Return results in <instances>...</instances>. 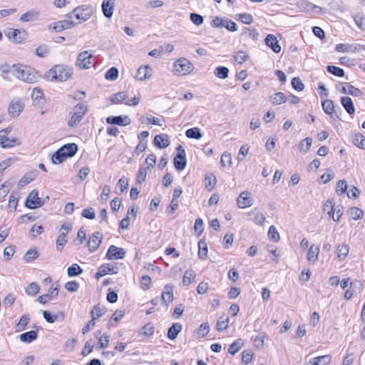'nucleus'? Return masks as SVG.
Masks as SVG:
<instances>
[{"label": "nucleus", "mask_w": 365, "mask_h": 365, "mask_svg": "<svg viewBox=\"0 0 365 365\" xmlns=\"http://www.w3.org/2000/svg\"><path fill=\"white\" fill-rule=\"evenodd\" d=\"M12 68V73L16 78L27 83H34L38 81L37 72L34 68L21 64H14Z\"/></svg>", "instance_id": "obj_1"}, {"label": "nucleus", "mask_w": 365, "mask_h": 365, "mask_svg": "<svg viewBox=\"0 0 365 365\" xmlns=\"http://www.w3.org/2000/svg\"><path fill=\"white\" fill-rule=\"evenodd\" d=\"M73 73L72 68L63 65H56L46 73V76L50 81L58 80L63 82L68 80Z\"/></svg>", "instance_id": "obj_2"}, {"label": "nucleus", "mask_w": 365, "mask_h": 365, "mask_svg": "<svg viewBox=\"0 0 365 365\" xmlns=\"http://www.w3.org/2000/svg\"><path fill=\"white\" fill-rule=\"evenodd\" d=\"M88 110V106L84 103H78L71 113V116L68 120V125L73 128L76 126L83 119V116Z\"/></svg>", "instance_id": "obj_3"}, {"label": "nucleus", "mask_w": 365, "mask_h": 365, "mask_svg": "<svg viewBox=\"0 0 365 365\" xmlns=\"http://www.w3.org/2000/svg\"><path fill=\"white\" fill-rule=\"evenodd\" d=\"M192 70V63L184 58H179L173 64L174 73L178 76L189 74Z\"/></svg>", "instance_id": "obj_4"}, {"label": "nucleus", "mask_w": 365, "mask_h": 365, "mask_svg": "<svg viewBox=\"0 0 365 365\" xmlns=\"http://www.w3.org/2000/svg\"><path fill=\"white\" fill-rule=\"evenodd\" d=\"M11 131V128L8 127L0 130V145L4 148H11L16 145H19V140L16 138H9V134Z\"/></svg>", "instance_id": "obj_5"}, {"label": "nucleus", "mask_w": 365, "mask_h": 365, "mask_svg": "<svg viewBox=\"0 0 365 365\" xmlns=\"http://www.w3.org/2000/svg\"><path fill=\"white\" fill-rule=\"evenodd\" d=\"M73 13H74L76 19L79 20L81 23L86 21L91 18L93 10L89 6L83 5L76 7L73 9Z\"/></svg>", "instance_id": "obj_6"}, {"label": "nucleus", "mask_w": 365, "mask_h": 365, "mask_svg": "<svg viewBox=\"0 0 365 365\" xmlns=\"http://www.w3.org/2000/svg\"><path fill=\"white\" fill-rule=\"evenodd\" d=\"M93 54L89 53L87 51H83L79 53L77 58L76 66L83 69L89 68L93 64Z\"/></svg>", "instance_id": "obj_7"}, {"label": "nucleus", "mask_w": 365, "mask_h": 365, "mask_svg": "<svg viewBox=\"0 0 365 365\" xmlns=\"http://www.w3.org/2000/svg\"><path fill=\"white\" fill-rule=\"evenodd\" d=\"M72 229V225L70 223H64L61 227V232L58 235L56 244V249L58 250H61L63 247V246L66 245L67 240L66 239V235L71 231Z\"/></svg>", "instance_id": "obj_8"}, {"label": "nucleus", "mask_w": 365, "mask_h": 365, "mask_svg": "<svg viewBox=\"0 0 365 365\" xmlns=\"http://www.w3.org/2000/svg\"><path fill=\"white\" fill-rule=\"evenodd\" d=\"M178 153L174 158V166L177 170H182L185 169L187 160L185 158V151L182 145L177 148Z\"/></svg>", "instance_id": "obj_9"}, {"label": "nucleus", "mask_w": 365, "mask_h": 365, "mask_svg": "<svg viewBox=\"0 0 365 365\" xmlns=\"http://www.w3.org/2000/svg\"><path fill=\"white\" fill-rule=\"evenodd\" d=\"M43 202L38 197V192L37 190H33L28 195L26 200V206L29 209H36L42 206Z\"/></svg>", "instance_id": "obj_10"}, {"label": "nucleus", "mask_w": 365, "mask_h": 365, "mask_svg": "<svg viewBox=\"0 0 365 365\" xmlns=\"http://www.w3.org/2000/svg\"><path fill=\"white\" fill-rule=\"evenodd\" d=\"M125 251L121 247L110 245L107 251L106 257L108 259H121L125 257Z\"/></svg>", "instance_id": "obj_11"}, {"label": "nucleus", "mask_w": 365, "mask_h": 365, "mask_svg": "<svg viewBox=\"0 0 365 365\" xmlns=\"http://www.w3.org/2000/svg\"><path fill=\"white\" fill-rule=\"evenodd\" d=\"M6 36L14 43H19L26 38V33L25 31H21L19 29H9L6 32Z\"/></svg>", "instance_id": "obj_12"}, {"label": "nucleus", "mask_w": 365, "mask_h": 365, "mask_svg": "<svg viewBox=\"0 0 365 365\" xmlns=\"http://www.w3.org/2000/svg\"><path fill=\"white\" fill-rule=\"evenodd\" d=\"M103 234L100 232H94L89 237L88 247L91 252H95L102 242Z\"/></svg>", "instance_id": "obj_13"}, {"label": "nucleus", "mask_w": 365, "mask_h": 365, "mask_svg": "<svg viewBox=\"0 0 365 365\" xmlns=\"http://www.w3.org/2000/svg\"><path fill=\"white\" fill-rule=\"evenodd\" d=\"M75 22L71 20H63L57 21L52 25H49V30L55 32H60L63 30L71 29L75 26Z\"/></svg>", "instance_id": "obj_14"}, {"label": "nucleus", "mask_w": 365, "mask_h": 365, "mask_svg": "<svg viewBox=\"0 0 365 365\" xmlns=\"http://www.w3.org/2000/svg\"><path fill=\"white\" fill-rule=\"evenodd\" d=\"M237 202L240 208L245 209L252 206V198L248 191H244L240 193L237 199Z\"/></svg>", "instance_id": "obj_15"}, {"label": "nucleus", "mask_w": 365, "mask_h": 365, "mask_svg": "<svg viewBox=\"0 0 365 365\" xmlns=\"http://www.w3.org/2000/svg\"><path fill=\"white\" fill-rule=\"evenodd\" d=\"M24 109V103L20 100L11 101L8 108V113L11 117L18 116Z\"/></svg>", "instance_id": "obj_16"}, {"label": "nucleus", "mask_w": 365, "mask_h": 365, "mask_svg": "<svg viewBox=\"0 0 365 365\" xmlns=\"http://www.w3.org/2000/svg\"><path fill=\"white\" fill-rule=\"evenodd\" d=\"M106 123L112 125H128L131 120L128 115L109 116L106 118Z\"/></svg>", "instance_id": "obj_17"}, {"label": "nucleus", "mask_w": 365, "mask_h": 365, "mask_svg": "<svg viewBox=\"0 0 365 365\" xmlns=\"http://www.w3.org/2000/svg\"><path fill=\"white\" fill-rule=\"evenodd\" d=\"M110 272L113 274H116L118 272V267H114L110 264H102L99 267L98 271L96 274V278L97 279H99L100 278L103 277V276L108 274Z\"/></svg>", "instance_id": "obj_18"}, {"label": "nucleus", "mask_w": 365, "mask_h": 365, "mask_svg": "<svg viewBox=\"0 0 365 365\" xmlns=\"http://www.w3.org/2000/svg\"><path fill=\"white\" fill-rule=\"evenodd\" d=\"M264 41L266 45L270 47L274 53H278L281 51V46L278 43V41L274 35L268 34Z\"/></svg>", "instance_id": "obj_19"}, {"label": "nucleus", "mask_w": 365, "mask_h": 365, "mask_svg": "<svg viewBox=\"0 0 365 365\" xmlns=\"http://www.w3.org/2000/svg\"><path fill=\"white\" fill-rule=\"evenodd\" d=\"M162 302L165 305H168V303L172 302L173 299V286L171 284H167L165 286L161 295Z\"/></svg>", "instance_id": "obj_20"}, {"label": "nucleus", "mask_w": 365, "mask_h": 365, "mask_svg": "<svg viewBox=\"0 0 365 365\" xmlns=\"http://www.w3.org/2000/svg\"><path fill=\"white\" fill-rule=\"evenodd\" d=\"M170 139L167 134L157 135L154 138V145L160 149L167 148L170 145Z\"/></svg>", "instance_id": "obj_21"}, {"label": "nucleus", "mask_w": 365, "mask_h": 365, "mask_svg": "<svg viewBox=\"0 0 365 365\" xmlns=\"http://www.w3.org/2000/svg\"><path fill=\"white\" fill-rule=\"evenodd\" d=\"M152 68L149 66H140L136 73V78L140 81H144L152 76Z\"/></svg>", "instance_id": "obj_22"}, {"label": "nucleus", "mask_w": 365, "mask_h": 365, "mask_svg": "<svg viewBox=\"0 0 365 365\" xmlns=\"http://www.w3.org/2000/svg\"><path fill=\"white\" fill-rule=\"evenodd\" d=\"M58 294V289L57 287H51L46 294L41 295L38 297V301L41 304H46L48 300L52 299Z\"/></svg>", "instance_id": "obj_23"}, {"label": "nucleus", "mask_w": 365, "mask_h": 365, "mask_svg": "<svg viewBox=\"0 0 365 365\" xmlns=\"http://www.w3.org/2000/svg\"><path fill=\"white\" fill-rule=\"evenodd\" d=\"M114 1L111 0H103L102 9L103 14L107 18H110L113 14Z\"/></svg>", "instance_id": "obj_24"}, {"label": "nucleus", "mask_w": 365, "mask_h": 365, "mask_svg": "<svg viewBox=\"0 0 365 365\" xmlns=\"http://www.w3.org/2000/svg\"><path fill=\"white\" fill-rule=\"evenodd\" d=\"M331 356L326 354L314 357L309 361L310 365H327L331 362Z\"/></svg>", "instance_id": "obj_25"}, {"label": "nucleus", "mask_w": 365, "mask_h": 365, "mask_svg": "<svg viewBox=\"0 0 365 365\" xmlns=\"http://www.w3.org/2000/svg\"><path fill=\"white\" fill-rule=\"evenodd\" d=\"M341 103L346 111L351 115L355 112V108L351 98L344 96L341 98Z\"/></svg>", "instance_id": "obj_26"}, {"label": "nucleus", "mask_w": 365, "mask_h": 365, "mask_svg": "<svg viewBox=\"0 0 365 365\" xmlns=\"http://www.w3.org/2000/svg\"><path fill=\"white\" fill-rule=\"evenodd\" d=\"M319 246H316L315 245H311L309 247L307 258L309 262H311L312 263H314L317 262L319 257Z\"/></svg>", "instance_id": "obj_27"}, {"label": "nucleus", "mask_w": 365, "mask_h": 365, "mask_svg": "<svg viewBox=\"0 0 365 365\" xmlns=\"http://www.w3.org/2000/svg\"><path fill=\"white\" fill-rule=\"evenodd\" d=\"M60 148L63 150L66 158L74 156L78 151V145L76 143H68Z\"/></svg>", "instance_id": "obj_28"}, {"label": "nucleus", "mask_w": 365, "mask_h": 365, "mask_svg": "<svg viewBox=\"0 0 365 365\" xmlns=\"http://www.w3.org/2000/svg\"><path fill=\"white\" fill-rule=\"evenodd\" d=\"M341 92L344 94H349L354 96H361L363 93L361 90L355 88L349 83H346V86L342 87Z\"/></svg>", "instance_id": "obj_29"}, {"label": "nucleus", "mask_w": 365, "mask_h": 365, "mask_svg": "<svg viewBox=\"0 0 365 365\" xmlns=\"http://www.w3.org/2000/svg\"><path fill=\"white\" fill-rule=\"evenodd\" d=\"M182 324L180 323H174L168 329V337L170 340L176 339L179 332L182 330Z\"/></svg>", "instance_id": "obj_30"}, {"label": "nucleus", "mask_w": 365, "mask_h": 365, "mask_svg": "<svg viewBox=\"0 0 365 365\" xmlns=\"http://www.w3.org/2000/svg\"><path fill=\"white\" fill-rule=\"evenodd\" d=\"M38 17V12L31 9L22 14L19 20L22 22H29L37 19Z\"/></svg>", "instance_id": "obj_31"}, {"label": "nucleus", "mask_w": 365, "mask_h": 365, "mask_svg": "<svg viewBox=\"0 0 365 365\" xmlns=\"http://www.w3.org/2000/svg\"><path fill=\"white\" fill-rule=\"evenodd\" d=\"M43 316L46 321L48 323H53L55 321L58 319L63 320L64 318V315L62 312H59L57 314L53 315L48 311L46 310L43 312Z\"/></svg>", "instance_id": "obj_32"}, {"label": "nucleus", "mask_w": 365, "mask_h": 365, "mask_svg": "<svg viewBox=\"0 0 365 365\" xmlns=\"http://www.w3.org/2000/svg\"><path fill=\"white\" fill-rule=\"evenodd\" d=\"M323 110L325 113L330 115L332 117V115L334 111V101L332 100H324L322 103Z\"/></svg>", "instance_id": "obj_33"}, {"label": "nucleus", "mask_w": 365, "mask_h": 365, "mask_svg": "<svg viewBox=\"0 0 365 365\" xmlns=\"http://www.w3.org/2000/svg\"><path fill=\"white\" fill-rule=\"evenodd\" d=\"M63 153V150L58 149L53 155L51 160L53 164H59L65 160L67 158Z\"/></svg>", "instance_id": "obj_34"}, {"label": "nucleus", "mask_w": 365, "mask_h": 365, "mask_svg": "<svg viewBox=\"0 0 365 365\" xmlns=\"http://www.w3.org/2000/svg\"><path fill=\"white\" fill-rule=\"evenodd\" d=\"M37 337V332L36 331H29L21 334L19 336V339L23 342H31L35 340Z\"/></svg>", "instance_id": "obj_35"}, {"label": "nucleus", "mask_w": 365, "mask_h": 365, "mask_svg": "<svg viewBox=\"0 0 365 365\" xmlns=\"http://www.w3.org/2000/svg\"><path fill=\"white\" fill-rule=\"evenodd\" d=\"M195 272L193 270H187L182 278V284L184 286L190 285L195 278Z\"/></svg>", "instance_id": "obj_36"}, {"label": "nucleus", "mask_w": 365, "mask_h": 365, "mask_svg": "<svg viewBox=\"0 0 365 365\" xmlns=\"http://www.w3.org/2000/svg\"><path fill=\"white\" fill-rule=\"evenodd\" d=\"M83 272L82 268L77 264H73L67 269L68 277H76L80 275Z\"/></svg>", "instance_id": "obj_37"}, {"label": "nucleus", "mask_w": 365, "mask_h": 365, "mask_svg": "<svg viewBox=\"0 0 365 365\" xmlns=\"http://www.w3.org/2000/svg\"><path fill=\"white\" fill-rule=\"evenodd\" d=\"M271 101L274 105H280L286 102L287 98L283 93L278 92L271 97Z\"/></svg>", "instance_id": "obj_38"}, {"label": "nucleus", "mask_w": 365, "mask_h": 365, "mask_svg": "<svg viewBox=\"0 0 365 365\" xmlns=\"http://www.w3.org/2000/svg\"><path fill=\"white\" fill-rule=\"evenodd\" d=\"M214 73L219 78L225 79L228 77L229 69L225 66H218L215 68Z\"/></svg>", "instance_id": "obj_39"}, {"label": "nucleus", "mask_w": 365, "mask_h": 365, "mask_svg": "<svg viewBox=\"0 0 365 365\" xmlns=\"http://www.w3.org/2000/svg\"><path fill=\"white\" fill-rule=\"evenodd\" d=\"M185 135L188 138L200 139L202 134L198 128H192L186 130Z\"/></svg>", "instance_id": "obj_40"}, {"label": "nucleus", "mask_w": 365, "mask_h": 365, "mask_svg": "<svg viewBox=\"0 0 365 365\" xmlns=\"http://www.w3.org/2000/svg\"><path fill=\"white\" fill-rule=\"evenodd\" d=\"M349 247L346 245H339L336 250L337 257L340 259H344L349 253Z\"/></svg>", "instance_id": "obj_41"}, {"label": "nucleus", "mask_w": 365, "mask_h": 365, "mask_svg": "<svg viewBox=\"0 0 365 365\" xmlns=\"http://www.w3.org/2000/svg\"><path fill=\"white\" fill-rule=\"evenodd\" d=\"M40 290V287L36 282H31L29 284V286L25 289V292L29 295L34 296L36 295Z\"/></svg>", "instance_id": "obj_42"}, {"label": "nucleus", "mask_w": 365, "mask_h": 365, "mask_svg": "<svg viewBox=\"0 0 365 365\" xmlns=\"http://www.w3.org/2000/svg\"><path fill=\"white\" fill-rule=\"evenodd\" d=\"M118 70L115 67H111L109 68L105 75L106 79L108 81H115L118 78Z\"/></svg>", "instance_id": "obj_43"}, {"label": "nucleus", "mask_w": 365, "mask_h": 365, "mask_svg": "<svg viewBox=\"0 0 365 365\" xmlns=\"http://www.w3.org/2000/svg\"><path fill=\"white\" fill-rule=\"evenodd\" d=\"M354 144L361 149H365V137L361 133L356 134L354 138Z\"/></svg>", "instance_id": "obj_44"}, {"label": "nucleus", "mask_w": 365, "mask_h": 365, "mask_svg": "<svg viewBox=\"0 0 365 365\" xmlns=\"http://www.w3.org/2000/svg\"><path fill=\"white\" fill-rule=\"evenodd\" d=\"M327 70L329 73L338 77H343L344 76V71L342 68L337 66H328L327 67Z\"/></svg>", "instance_id": "obj_45"}, {"label": "nucleus", "mask_w": 365, "mask_h": 365, "mask_svg": "<svg viewBox=\"0 0 365 365\" xmlns=\"http://www.w3.org/2000/svg\"><path fill=\"white\" fill-rule=\"evenodd\" d=\"M12 71L13 68H11L8 64L0 65V75L4 80L10 81L9 78L7 76V74L10 72L12 73Z\"/></svg>", "instance_id": "obj_46"}, {"label": "nucleus", "mask_w": 365, "mask_h": 365, "mask_svg": "<svg viewBox=\"0 0 365 365\" xmlns=\"http://www.w3.org/2000/svg\"><path fill=\"white\" fill-rule=\"evenodd\" d=\"M128 96V93L126 91L118 92L111 98V101L113 103H118L126 99Z\"/></svg>", "instance_id": "obj_47"}, {"label": "nucleus", "mask_w": 365, "mask_h": 365, "mask_svg": "<svg viewBox=\"0 0 365 365\" xmlns=\"http://www.w3.org/2000/svg\"><path fill=\"white\" fill-rule=\"evenodd\" d=\"M229 319L225 317H220L217 322L216 329L217 331H222L228 326Z\"/></svg>", "instance_id": "obj_48"}, {"label": "nucleus", "mask_w": 365, "mask_h": 365, "mask_svg": "<svg viewBox=\"0 0 365 365\" xmlns=\"http://www.w3.org/2000/svg\"><path fill=\"white\" fill-rule=\"evenodd\" d=\"M199 251L198 256L200 259H205L207 254V244L203 241H200L198 243Z\"/></svg>", "instance_id": "obj_49"}, {"label": "nucleus", "mask_w": 365, "mask_h": 365, "mask_svg": "<svg viewBox=\"0 0 365 365\" xmlns=\"http://www.w3.org/2000/svg\"><path fill=\"white\" fill-rule=\"evenodd\" d=\"M38 257V252L36 250H29L25 254L24 259L26 262H30Z\"/></svg>", "instance_id": "obj_50"}, {"label": "nucleus", "mask_w": 365, "mask_h": 365, "mask_svg": "<svg viewBox=\"0 0 365 365\" xmlns=\"http://www.w3.org/2000/svg\"><path fill=\"white\" fill-rule=\"evenodd\" d=\"M354 21L357 26L361 30H365V21H364V15L363 14H359L357 15H355L354 17Z\"/></svg>", "instance_id": "obj_51"}, {"label": "nucleus", "mask_w": 365, "mask_h": 365, "mask_svg": "<svg viewBox=\"0 0 365 365\" xmlns=\"http://www.w3.org/2000/svg\"><path fill=\"white\" fill-rule=\"evenodd\" d=\"M312 140L311 138H304L299 144L300 151L308 152L312 145Z\"/></svg>", "instance_id": "obj_52"}, {"label": "nucleus", "mask_w": 365, "mask_h": 365, "mask_svg": "<svg viewBox=\"0 0 365 365\" xmlns=\"http://www.w3.org/2000/svg\"><path fill=\"white\" fill-rule=\"evenodd\" d=\"M220 163L222 167L226 165L231 166L232 165V156L230 153L225 152L221 156Z\"/></svg>", "instance_id": "obj_53"}, {"label": "nucleus", "mask_w": 365, "mask_h": 365, "mask_svg": "<svg viewBox=\"0 0 365 365\" xmlns=\"http://www.w3.org/2000/svg\"><path fill=\"white\" fill-rule=\"evenodd\" d=\"M154 329V325L152 323H148L142 328L141 334L145 336H150L153 334Z\"/></svg>", "instance_id": "obj_54"}, {"label": "nucleus", "mask_w": 365, "mask_h": 365, "mask_svg": "<svg viewBox=\"0 0 365 365\" xmlns=\"http://www.w3.org/2000/svg\"><path fill=\"white\" fill-rule=\"evenodd\" d=\"M334 202L333 200L329 199L326 201L324 205L323 210L327 212V214L331 217L332 212H334Z\"/></svg>", "instance_id": "obj_55"}, {"label": "nucleus", "mask_w": 365, "mask_h": 365, "mask_svg": "<svg viewBox=\"0 0 365 365\" xmlns=\"http://www.w3.org/2000/svg\"><path fill=\"white\" fill-rule=\"evenodd\" d=\"M190 18L192 22L196 26H200L204 22L203 16L196 13H191Z\"/></svg>", "instance_id": "obj_56"}, {"label": "nucleus", "mask_w": 365, "mask_h": 365, "mask_svg": "<svg viewBox=\"0 0 365 365\" xmlns=\"http://www.w3.org/2000/svg\"><path fill=\"white\" fill-rule=\"evenodd\" d=\"M292 86L297 91H302L304 88V86L299 77H294L292 78Z\"/></svg>", "instance_id": "obj_57"}, {"label": "nucleus", "mask_w": 365, "mask_h": 365, "mask_svg": "<svg viewBox=\"0 0 365 365\" xmlns=\"http://www.w3.org/2000/svg\"><path fill=\"white\" fill-rule=\"evenodd\" d=\"M242 35L248 36L254 40L257 39L259 34L255 29L245 28L242 32Z\"/></svg>", "instance_id": "obj_58"}, {"label": "nucleus", "mask_w": 365, "mask_h": 365, "mask_svg": "<svg viewBox=\"0 0 365 365\" xmlns=\"http://www.w3.org/2000/svg\"><path fill=\"white\" fill-rule=\"evenodd\" d=\"M36 53L39 57H45L48 53V46L47 45L43 44L39 46L36 49Z\"/></svg>", "instance_id": "obj_59"}, {"label": "nucleus", "mask_w": 365, "mask_h": 365, "mask_svg": "<svg viewBox=\"0 0 365 365\" xmlns=\"http://www.w3.org/2000/svg\"><path fill=\"white\" fill-rule=\"evenodd\" d=\"M103 313H104V308H102L100 307V305L96 304L94 306V307L91 310V315L92 317V318L93 317H96V319L99 318L100 317H101Z\"/></svg>", "instance_id": "obj_60"}, {"label": "nucleus", "mask_w": 365, "mask_h": 365, "mask_svg": "<svg viewBox=\"0 0 365 365\" xmlns=\"http://www.w3.org/2000/svg\"><path fill=\"white\" fill-rule=\"evenodd\" d=\"M247 58L248 56L244 51H238L234 55L235 61L240 64L246 61Z\"/></svg>", "instance_id": "obj_61"}, {"label": "nucleus", "mask_w": 365, "mask_h": 365, "mask_svg": "<svg viewBox=\"0 0 365 365\" xmlns=\"http://www.w3.org/2000/svg\"><path fill=\"white\" fill-rule=\"evenodd\" d=\"M268 235L271 240L274 242H277L279 240V234L278 233L276 227L274 225H272L268 232Z\"/></svg>", "instance_id": "obj_62"}, {"label": "nucleus", "mask_w": 365, "mask_h": 365, "mask_svg": "<svg viewBox=\"0 0 365 365\" xmlns=\"http://www.w3.org/2000/svg\"><path fill=\"white\" fill-rule=\"evenodd\" d=\"M216 182V179L214 175H206L205 177V187L209 190H211Z\"/></svg>", "instance_id": "obj_63"}, {"label": "nucleus", "mask_w": 365, "mask_h": 365, "mask_svg": "<svg viewBox=\"0 0 365 365\" xmlns=\"http://www.w3.org/2000/svg\"><path fill=\"white\" fill-rule=\"evenodd\" d=\"M350 215L354 220H359L363 217V211L358 207H354L350 210Z\"/></svg>", "instance_id": "obj_64"}]
</instances>
